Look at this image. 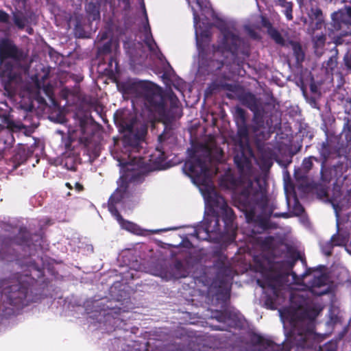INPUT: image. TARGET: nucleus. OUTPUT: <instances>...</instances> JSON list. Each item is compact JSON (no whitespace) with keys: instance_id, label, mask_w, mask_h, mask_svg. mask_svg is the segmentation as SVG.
Returning <instances> with one entry per match:
<instances>
[{"instance_id":"nucleus-37","label":"nucleus","mask_w":351,"mask_h":351,"mask_svg":"<svg viewBox=\"0 0 351 351\" xmlns=\"http://www.w3.org/2000/svg\"><path fill=\"white\" fill-rule=\"evenodd\" d=\"M343 60L347 69L351 72V52L346 54Z\"/></svg>"},{"instance_id":"nucleus-24","label":"nucleus","mask_w":351,"mask_h":351,"mask_svg":"<svg viewBox=\"0 0 351 351\" xmlns=\"http://www.w3.org/2000/svg\"><path fill=\"white\" fill-rule=\"evenodd\" d=\"M86 10L88 14L89 20L97 21L100 19L99 6L93 2H89L86 5Z\"/></svg>"},{"instance_id":"nucleus-45","label":"nucleus","mask_w":351,"mask_h":351,"mask_svg":"<svg viewBox=\"0 0 351 351\" xmlns=\"http://www.w3.org/2000/svg\"><path fill=\"white\" fill-rule=\"evenodd\" d=\"M295 210L298 215L302 213L303 212V208L300 204L295 205Z\"/></svg>"},{"instance_id":"nucleus-3","label":"nucleus","mask_w":351,"mask_h":351,"mask_svg":"<svg viewBox=\"0 0 351 351\" xmlns=\"http://www.w3.org/2000/svg\"><path fill=\"white\" fill-rule=\"evenodd\" d=\"M120 130L125 132L123 148L112 152V156L120 167L121 184L110 196L108 210L116 218L121 228L137 235H144L146 231L136 223L125 220L119 215V208H125L130 198V185L143 182L147 173L154 170H162L168 167L166 161L169 151L176 145V139L172 130H165L158 136L159 144L155 152L144 157L133 155L138 147L146 133V127L138 123L133 117H122L116 120Z\"/></svg>"},{"instance_id":"nucleus-48","label":"nucleus","mask_w":351,"mask_h":351,"mask_svg":"<svg viewBox=\"0 0 351 351\" xmlns=\"http://www.w3.org/2000/svg\"><path fill=\"white\" fill-rule=\"evenodd\" d=\"M26 159H27V156H26L25 154H23V156H21V157L20 158V161H19V162H23L25 160H26Z\"/></svg>"},{"instance_id":"nucleus-7","label":"nucleus","mask_w":351,"mask_h":351,"mask_svg":"<svg viewBox=\"0 0 351 351\" xmlns=\"http://www.w3.org/2000/svg\"><path fill=\"white\" fill-rule=\"evenodd\" d=\"M123 93L131 97L133 103L141 102L150 120H169L180 111L179 99L173 92L163 94L161 88L149 81H129L124 84Z\"/></svg>"},{"instance_id":"nucleus-16","label":"nucleus","mask_w":351,"mask_h":351,"mask_svg":"<svg viewBox=\"0 0 351 351\" xmlns=\"http://www.w3.org/2000/svg\"><path fill=\"white\" fill-rule=\"evenodd\" d=\"M333 207L336 213L337 217V232L336 234H333L331 237V241L333 245L335 246H346L349 241V235L346 232H340L339 231V213L338 209L339 206L333 204Z\"/></svg>"},{"instance_id":"nucleus-25","label":"nucleus","mask_w":351,"mask_h":351,"mask_svg":"<svg viewBox=\"0 0 351 351\" xmlns=\"http://www.w3.org/2000/svg\"><path fill=\"white\" fill-rule=\"evenodd\" d=\"M339 310L335 306H331L328 310V320L326 324L329 326H333L340 322V317L339 315Z\"/></svg>"},{"instance_id":"nucleus-31","label":"nucleus","mask_w":351,"mask_h":351,"mask_svg":"<svg viewBox=\"0 0 351 351\" xmlns=\"http://www.w3.org/2000/svg\"><path fill=\"white\" fill-rule=\"evenodd\" d=\"M318 161L319 160L314 157V156H310L308 158H305L302 164V170L305 173H307L313 167V161Z\"/></svg>"},{"instance_id":"nucleus-40","label":"nucleus","mask_w":351,"mask_h":351,"mask_svg":"<svg viewBox=\"0 0 351 351\" xmlns=\"http://www.w3.org/2000/svg\"><path fill=\"white\" fill-rule=\"evenodd\" d=\"M9 20V15L5 12L0 11V21L7 22Z\"/></svg>"},{"instance_id":"nucleus-20","label":"nucleus","mask_w":351,"mask_h":351,"mask_svg":"<svg viewBox=\"0 0 351 351\" xmlns=\"http://www.w3.org/2000/svg\"><path fill=\"white\" fill-rule=\"evenodd\" d=\"M252 132L256 140L261 142L268 139L270 136V131L266 127H261L258 124L254 125Z\"/></svg>"},{"instance_id":"nucleus-43","label":"nucleus","mask_w":351,"mask_h":351,"mask_svg":"<svg viewBox=\"0 0 351 351\" xmlns=\"http://www.w3.org/2000/svg\"><path fill=\"white\" fill-rule=\"evenodd\" d=\"M16 9H25L26 5V0H16Z\"/></svg>"},{"instance_id":"nucleus-51","label":"nucleus","mask_w":351,"mask_h":351,"mask_svg":"<svg viewBox=\"0 0 351 351\" xmlns=\"http://www.w3.org/2000/svg\"><path fill=\"white\" fill-rule=\"evenodd\" d=\"M32 28H29L27 29V32L29 34H32Z\"/></svg>"},{"instance_id":"nucleus-6","label":"nucleus","mask_w":351,"mask_h":351,"mask_svg":"<svg viewBox=\"0 0 351 351\" xmlns=\"http://www.w3.org/2000/svg\"><path fill=\"white\" fill-rule=\"evenodd\" d=\"M237 134L240 138V152L234 155V162L239 173L240 180L228 176V183L224 187L234 191V200L238 208L243 212L249 224L258 222V229H265L263 222L259 221L261 215L266 213L267 206V195L258 180H251L246 176L250 171V162L244 151L249 141L250 128L246 123L237 124Z\"/></svg>"},{"instance_id":"nucleus-12","label":"nucleus","mask_w":351,"mask_h":351,"mask_svg":"<svg viewBox=\"0 0 351 351\" xmlns=\"http://www.w3.org/2000/svg\"><path fill=\"white\" fill-rule=\"evenodd\" d=\"M21 53L8 40L0 41V71L5 75H10L14 66L19 63Z\"/></svg>"},{"instance_id":"nucleus-47","label":"nucleus","mask_w":351,"mask_h":351,"mask_svg":"<svg viewBox=\"0 0 351 351\" xmlns=\"http://www.w3.org/2000/svg\"><path fill=\"white\" fill-rule=\"evenodd\" d=\"M274 216H275V217L282 216V217H283L286 218V217H288V214H287V213H280V214L275 213V214H274Z\"/></svg>"},{"instance_id":"nucleus-32","label":"nucleus","mask_w":351,"mask_h":351,"mask_svg":"<svg viewBox=\"0 0 351 351\" xmlns=\"http://www.w3.org/2000/svg\"><path fill=\"white\" fill-rule=\"evenodd\" d=\"M243 31L250 38L252 39L256 40L259 38L258 34L256 29L250 25H244Z\"/></svg>"},{"instance_id":"nucleus-33","label":"nucleus","mask_w":351,"mask_h":351,"mask_svg":"<svg viewBox=\"0 0 351 351\" xmlns=\"http://www.w3.org/2000/svg\"><path fill=\"white\" fill-rule=\"evenodd\" d=\"M116 53L114 52L113 55H110L109 58L108 64L107 69L112 73L118 71V62L116 60Z\"/></svg>"},{"instance_id":"nucleus-10","label":"nucleus","mask_w":351,"mask_h":351,"mask_svg":"<svg viewBox=\"0 0 351 351\" xmlns=\"http://www.w3.org/2000/svg\"><path fill=\"white\" fill-rule=\"evenodd\" d=\"M140 7L141 10V14L143 16L141 29L142 40L145 47L149 50L152 57L159 60L162 63L163 61L165 62L163 65V76L167 79L171 80L173 77H176L175 72L169 63L166 61L165 56L159 50L155 40L153 38L148 21L145 5L143 0H141Z\"/></svg>"},{"instance_id":"nucleus-39","label":"nucleus","mask_w":351,"mask_h":351,"mask_svg":"<svg viewBox=\"0 0 351 351\" xmlns=\"http://www.w3.org/2000/svg\"><path fill=\"white\" fill-rule=\"evenodd\" d=\"M184 86H185L184 82L180 78H178L177 80L176 84H174L175 88L180 91L182 90V89L184 88Z\"/></svg>"},{"instance_id":"nucleus-38","label":"nucleus","mask_w":351,"mask_h":351,"mask_svg":"<svg viewBox=\"0 0 351 351\" xmlns=\"http://www.w3.org/2000/svg\"><path fill=\"white\" fill-rule=\"evenodd\" d=\"M328 69H333L337 65V60L335 57H330L326 62Z\"/></svg>"},{"instance_id":"nucleus-53","label":"nucleus","mask_w":351,"mask_h":351,"mask_svg":"<svg viewBox=\"0 0 351 351\" xmlns=\"http://www.w3.org/2000/svg\"><path fill=\"white\" fill-rule=\"evenodd\" d=\"M346 250L348 252V253H351L350 251L349 250H348L347 248H346Z\"/></svg>"},{"instance_id":"nucleus-14","label":"nucleus","mask_w":351,"mask_h":351,"mask_svg":"<svg viewBox=\"0 0 351 351\" xmlns=\"http://www.w3.org/2000/svg\"><path fill=\"white\" fill-rule=\"evenodd\" d=\"M319 152L323 159L321 169L322 180L325 182H329L332 178V176L337 180L339 179V178L341 176V174L337 173L339 169L341 168L340 167H335L333 169H331L330 170V176H327V171L324 168V163L332 154V147L330 145V141L328 139H326V141L322 143L321 146L319 148Z\"/></svg>"},{"instance_id":"nucleus-4","label":"nucleus","mask_w":351,"mask_h":351,"mask_svg":"<svg viewBox=\"0 0 351 351\" xmlns=\"http://www.w3.org/2000/svg\"><path fill=\"white\" fill-rule=\"evenodd\" d=\"M217 168L207 147L195 150L185 162L183 171L198 187L205 202V215L200 225L193 227L191 236L198 240L215 243L232 242L235 239V216L215 187L213 178Z\"/></svg>"},{"instance_id":"nucleus-46","label":"nucleus","mask_w":351,"mask_h":351,"mask_svg":"<svg viewBox=\"0 0 351 351\" xmlns=\"http://www.w3.org/2000/svg\"><path fill=\"white\" fill-rule=\"evenodd\" d=\"M100 37V40H103L106 38H107V34L106 32H104L98 36V38Z\"/></svg>"},{"instance_id":"nucleus-23","label":"nucleus","mask_w":351,"mask_h":351,"mask_svg":"<svg viewBox=\"0 0 351 351\" xmlns=\"http://www.w3.org/2000/svg\"><path fill=\"white\" fill-rule=\"evenodd\" d=\"M277 5L283 8L284 12L287 19L291 21L293 19V3L287 0H274Z\"/></svg>"},{"instance_id":"nucleus-34","label":"nucleus","mask_w":351,"mask_h":351,"mask_svg":"<svg viewBox=\"0 0 351 351\" xmlns=\"http://www.w3.org/2000/svg\"><path fill=\"white\" fill-rule=\"evenodd\" d=\"M335 246L333 245L331 239L321 244V250L323 254L328 256L332 254V248Z\"/></svg>"},{"instance_id":"nucleus-18","label":"nucleus","mask_w":351,"mask_h":351,"mask_svg":"<svg viewBox=\"0 0 351 351\" xmlns=\"http://www.w3.org/2000/svg\"><path fill=\"white\" fill-rule=\"evenodd\" d=\"M261 22L263 25L268 29V33L271 38L276 43L283 45L285 44V39L278 30L271 27L269 21L266 18L262 16Z\"/></svg>"},{"instance_id":"nucleus-26","label":"nucleus","mask_w":351,"mask_h":351,"mask_svg":"<svg viewBox=\"0 0 351 351\" xmlns=\"http://www.w3.org/2000/svg\"><path fill=\"white\" fill-rule=\"evenodd\" d=\"M117 43L113 40H109L105 43L102 46L99 47V55H108L112 53V48L114 49L117 47Z\"/></svg>"},{"instance_id":"nucleus-5","label":"nucleus","mask_w":351,"mask_h":351,"mask_svg":"<svg viewBox=\"0 0 351 351\" xmlns=\"http://www.w3.org/2000/svg\"><path fill=\"white\" fill-rule=\"evenodd\" d=\"M191 7L194 21L196 44L199 51L197 72L201 74L217 73L223 64L237 62L239 53L248 56L249 45L241 40L237 29L223 21H219L217 27L220 37L217 46H213V55H206L204 47L209 43L211 23L208 16L214 13L208 0H186Z\"/></svg>"},{"instance_id":"nucleus-44","label":"nucleus","mask_w":351,"mask_h":351,"mask_svg":"<svg viewBox=\"0 0 351 351\" xmlns=\"http://www.w3.org/2000/svg\"><path fill=\"white\" fill-rule=\"evenodd\" d=\"M325 43V37L324 36H320L317 38V40L315 43V46L317 47L319 45H323Z\"/></svg>"},{"instance_id":"nucleus-9","label":"nucleus","mask_w":351,"mask_h":351,"mask_svg":"<svg viewBox=\"0 0 351 351\" xmlns=\"http://www.w3.org/2000/svg\"><path fill=\"white\" fill-rule=\"evenodd\" d=\"M114 302L107 298L87 301L86 311L90 314L91 317L97 319L100 324L106 326V330L110 331L119 326V322L123 320L121 309L115 305Z\"/></svg>"},{"instance_id":"nucleus-19","label":"nucleus","mask_w":351,"mask_h":351,"mask_svg":"<svg viewBox=\"0 0 351 351\" xmlns=\"http://www.w3.org/2000/svg\"><path fill=\"white\" fill-rule=\"evenodd\" d=\"M217 319L220 322L227 324L228 326H237L236 319H239L237 313L226 309L224 312L221 313L217 316Z\"/></svg>"},{"instance_id":"nucleus-17","label":"nucleus","mask_w":351,"mask_h":351,"mask_svg":"<svg viewBox=\"0 0 351 351\" xmlns=\"http://www.w3.org/2000/svg\"><path fill=\"white\" fill-rule=\"evenodd\" d=\"M25 91L30 98H38L41 91H44L47 96L49 97V91L45 88H42L40 82L37 79H32V82L25 86Z\"/></svg>"},{"instance_id":"nucleus-42","label":"nucleus","mask_w":351,"mask_h":351,"mask_svg":"<svg viewBox=\"0 0 351 351\" xmlns=\"http://www.w3.org/2000/svg\"><path fill=\"white\" fill-rule=\"evenodd\" d=\"M51 119H54L55 121H56L58 123H65L66 121L65 117L62 114H60L56 118H53V117H51Z\"/></svg>"},{"instance_id":"nucleus-2","label":"nucleus","mask_w":351,"mask_h":351,"mask_svg":"<svg viewBox=\"0 0 351 351\" xmlns=\"http://www.w3.org/2000/svg\"><path fill=\"white\" fill-rule=\"evenodd\" d=\"M0 261H14L21 271L0 279V313L14 315L25 306L42 298L38 280L43 276V238L25 228L0 224Z\"/></svg>"},{"instance_id":"nucleus-28","label":"nucleus","mask_w":351,"mask_h":351,"mask_svg":"<svg viewBox=\"0 0 351 351\" xmlns=\"http://www.w3.org/2000/svg\"><path fill=\"white\" fill-rule=\"evenodd\" d=\"M291 46L293 52V55L295 57L297 63H301L304 58V53L302 49L301 45L298 43L291 42Z\"/></svg>"},{"instance_id":"nucleus-29","label":"nucleus","mask_w":351,"mask_h":351,"mask_svg":"<svg viewBox=\"0 0 351 351\" xmlns=\"http://www.w3.org/2000/svg\"><path fill=\"white\" fill-rule=\"evenodd\" d=\"M234 117L237 124L247 122L245 111L240 107L235 108Z\"/></svg>"},{"instance_id":"nucleus-1","label":"nucleus","mask_w":351,"mask_h":351,"mask_svg":"<svg viewBox=\"0 0 351 351\" xmlns=\"http://www.w3.org/2000/svg\"><path fill=\"white\" fill-rule=\"evenodd\" d=\"M263 252L254 254L253 259L256 269L261 277L257 284L262 288L266 306L270 309H277L287 301L289 307L278 309L284 328L290 327L285 332V341L277 344L273 341L258 336L256 343L260 351H336V341H329L322 343L324 335L316 333V318L323 310L317 298L312 295H322L330 291L328 280L325 274L319 271L311 272L310 268L297 281L295 274L292 279L305 287V291H293L289 284L290 275L283 271H277L263 251L267 247L262 237L256 238Z\"/></svg>"},{"instance_id":"nucleus-15","label":"nucleus","mask_w":351,"mask_h":351,"mask_svg":"<svg viewBox=\"0 0 351 351\" xmlns=\"http://www.w3.org/2000/svg\"><path fill=\"white\" fill-rule=\"evenodd\" d=\"M75 125H69L67 129V133L71 141L85 139V134L88 127L87 121L84 118H75Z\"/></svg>"},{"instance_id":"nucleus-52","label":"nucleus","mask_w":351,"mask_h":351,"mask_svg":"<svg viewBox=\"0 0 351 351\" xmlns=\"http://www.w3.org/2000/svg\"><path fill=\"white\" fill-rule=\"evenodd\" d=\"M57 133H59V134H63V132H62L61 130H57Z\"/></svg>"},{"instance_id":"nucleus-11","label":"nucleus","mask_w":351,"mask_h":351,"mask_svg":"<svg viewBox=\"0 0 351 351\" xmlns=\"http://www.w3.org/2000/svg\"><path fill=\"white\" fill-rule=\"evenodd\" d=\"M331 19L327 27L328 34L337 44H340L341 37L351 34V8L346 6L333 12Z\"/></svg>"},{"instance_id":"nucleus-36","label":"nucleus","mask_w":351,"mask_h":351,"mask_svg":"<svg viewBox=\"0 0 351 351\" xmlns=\"http://www.w3.org/2000/svg\"><path fill=\"white\" fill-rule=\"evenodd\" d=\"M8 127L10 128L12 130H21L24 128V125L21 123H16L13 121L8 120L7 121Z\"/></svg>"},{"instance_id":"nucleus-13","label":"nucleus","mask_w":351,"mask_h":351,"mask_svg":"<svg viewBox=\"0 0 351 351\" xmlns=\"http://www.w3.org/2000/svg\"><path fill=\"white\" fill-rule=\"evenodd\" d=\"M152 274L168 281L185 278L189 274L187 267L181 261H176L169 266L159 264L153 270Z\"/></svg>"},{"instance_id":"nucleus-27","label":"nucleus","mask_w":351,"mask_h":351,"mask_svg":"<svg viewBox=\"0 0 351 351\" xmlns=\"http://www.w3.org/2000/svg\"><path fill=\"white\" fill-rule=\"evenodd\" d=\"M13 20L14 24L19 28L23 29L28 23L26 16L21 12L17 10L13 13Z\"/></svg>"},{"instance_id":"nucleus-50","label":"nucleus","mask_w":351,"mask_h":351,"mask_svg":"<svg viewBox=\"0 0 351 351\" xmlns=\"http://www.w3.org/2000/svg\"><path fill=\"white\" fill-rule=\"evenodd\" d=\"M258 233H261V231L258 230H254V229L252 230V234H254L255 236Z\"/></svg>"},{"instance_id":"nucleus-21","label":"nucleus","mask_w":351,"mask_h":351,"mask_svg":"<svg viewBox=\"0 0 351 351\" xmlns=\"http://www.w3.org/2000/svg\"><path fill=\"white\" fill-rule=\"evenodd\" d=\"M341 135L346 140L345 149L351 154V123L348 119L343 124Z\"/></svg>"},{"instance_id":"nucleus-8","label":"nucleus","mask_w":351,"mask_h":351,"mask_svg":"<svg viewBox=\"0 0 351 351\" xmlns=\"http://www.w3.org/2000/svg\"><path fill=\"white\" fill-rule=\"evenodd\" d=\"M214 265L217 269V275L209 288V293L215 297L221 306H224L230 295L232 280L235 272L231 261L223 253L217 256Z\"/></svg>"},{"instance_id":"nucleus-41","label":"nucleus","mask_w":351,"mask_h":351,"mask_svg":"<svg viewBox=\"0 0 351 351\" xmlns=\"http://www.w3.org/2000/svg\"><path fill=\"white\" fill-rule=\"evenodd\" d=\"M178 228L177 227H172V228H168L165 229H158V230H149L152 233H158L160 232H167L169 230H178Z\"/></svg>"},{"instance_id":"nucleus-54","label":"nucleus","mask_w":351,"mask_h":351,"mask_svg":"<svg viewBox=\"0 0 351 351\" xmlns=\"http://www.w3.org/2000/svg\"><path fill=\"white\" fill-rule=\"evenodd\" d=\"M218 330H223V328L219 327L217 328Z\"/></svg>"},{"instance_id":"nucleus-55","label":"nucleus","mask_w":351,"mask_h":351,"mask_svg":"<svg viewBox=\"0 0 351 351\" xmlns=\"http://www.w3.org/2000/svg\"><path fill=\"white\" fill-rule=\"evenodd\" d=\"M66 186H69V187H71L69 183H66Z\"/></svg>"},{"instance_id":"nucleus-49","label":"nucleus","mask_w":351,"mask_h":351,"mask_svg":"<svg viewBox=\"0 0 351 351\" xmlns=\"http://www.w3.org/2000/svg\"><path fill=\"white\" fill-rule=\"evenodd\" d=\"M75 187L78 191H81L82 189V186L79 183H75Z\"/></svg>"},{"instance_id":"nucleus-22","label":"nucleus","mask_w":351,"mask_h":351,"mask_svg":"<svg viewBox=\"0 0 351 351\" xmlns=\"http://www.w3.org/2000/svg\"><path fill=\"white\" fill-rule=\"evenodd\" d=\"M124 47L127 51V53L130 54L132 58H136L139 56L140 57L143 56L144 51L141 49L143 47V43L138 42V43H134V47H130V44L129 43H124Z\"/></svg>"},{"instance_id":"nucleus-35","label":"nucleus","mask_w":351,"mask_h":351,"mask_svg":"<svg viewBox=\"0 0 351 351\" xmlns=\"http://www.w3.org/2000/svg\"><path fill=\"white\" fill-rule=\"evenodd\" d=\"M311 19H314L317 21V23H320L322 20V12L319 8H315L311 10V12L309 14Z\"/></svg>"},{"instance_id":"nucleus-30","label":"nucleus","mask_w":351,"mask_h":351,"mask_svg":"<svg viewBox=\"0 0 351 351\" xmlns=\"http://www.w3.org/2000/svg\"><path fill=\"white\" fill-rule=\"evenodd\" d=\"M245 104L253 112L258 110V103L256 98L252 94H248L245 97Z\"/></svg>"}]
</instances>
